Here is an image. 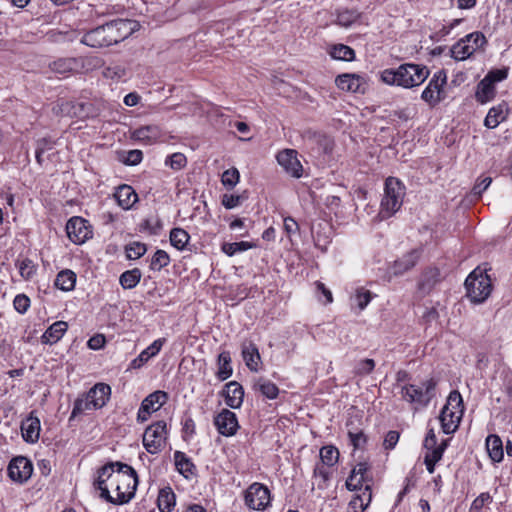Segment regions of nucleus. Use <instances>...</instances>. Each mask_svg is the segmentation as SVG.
I'll use <instances>...</instances> for the list:
<instances>
[{"mask_svg": "<svg viewBox=\"0 0 512 512\" xmlns=\"http://www.w3.org/2000/svg\"><path fill=\"white\" fill-rule=\"evenodd\" d=\"M130 25L129 20H112L85 32L80 42L96 49L110 47L127 38L131 31Z\"/></svg>", "mask_w": 512, "mask_h": 512, "instance_id": "obj_1", "label": "nucleus"}, {"mask_svg": "<svg viewBox=\"0 0 512 512\" xmlns=\"http://www.w3.org/2000/svg\"><path fill=\"white\" fill-rule=\"evenodd\" d=\"M101 474L114 487L117 497L123 494L129 501L135 496L138 485L136 471L128 464L119 461L108 462L101 467Z\"/></svg>", "mask_w": 512, "mask_h": 512, "instance_id": "obj_2", "label": "nucleus"}, {"mask_svg": "<svg viewBox=\"0 0 512 512\" xmlns=\"http://www.w3.org/2000/svg\"><path fill=\"white\" fill-rule=\"evenodd\" d=\"M426 66L405 63L397 69H385L381 73V80L388 85H397L412 88L421 85L429 76Z\"/></svg>", "mask_w": 512, "mask_h": 512, "instance_id": "obj_3", "label": "nucleus"}, {"mask_svg": "<svg viewBox=\"0 0 512 512\" xmlns=\"http://www.w3.org/2000/svg\"><path fill=\"white\" fill-rule=\"evenodd\" d=\"M467 297L473 303H483L492 292V281L486 270L474 269L465 280Z\"/></svg>", "mask_w": 512, "mask_h": 512, "instance_id": "obj_4", "label": "nucleus"}, {"mask_svg": "<svg viewBox=\"0 0 512 512\" xmlns=\"http://www.w3.org/2000/svg\"><path fill=\"white\" fill-rule=\"evenodd\" d=\"M405 186L395 177H388L385 181L384 196L381 201L380 215L386 219L395 214L403 203Z\"/></svg>", "mask_w": 512, "mask_h": 512, "instance_id": "obj_5", "label": "nucleus"}, {"mask_svg": "<svg viewBox=\"0 0 512 512\" xmlns=\"http://www.w3.org/2000/svg\"><path fill=\"white\" fill-rule=\"evenodd\" d=\"M437 381L430 378L420 386L409 384L401 388L403 400L417 407H426L435 396Z\"/></svg>", "mask_w": 512, "mask_h": 512, "instance_id": "obj_6", "label": "nucleus"}, {"mask_svg": "<svg viewBox=\"0 0 512 512\" xmlns=\"http://www.w3.org/2000/svg\"><path fill=\"white\" fill-rule=\"evenodd\" d=\"M166 436L165 421H157L148 426L143 434V445L147 452L151 454L160 452L165 445Z\"/></svg>", "mask_w": 512, "mask_h": 512, "instance_id": "obj_7", "label": "nucleus"}, {"mask_svg": "<svg viewBox=\"0 0 512 512\" xmlns=\"http://www.w3.org/2000/svg\"><path fill=\"white\" fill-rule=\"evenodd\" d=\"M485 43L486 39L482 33H471L452 46V57L456 60H465Z\"/></svg>", "mask_w": 512, "mask_h": 512, "instance_id": "obj_8", "label": "nucleus"}, {"mask_svg": "<svg viewBox=\"0 0 512 512\" xmlns=\"http://www.w3.org/2000/svg\"><path fill=\"white\" fill-rule=\"evenodd\" d=\"M66 232L68 238L75 244H83L92 237V229L88 221L78 216L68 220Z\"/></svg>", "mask_w": 512, "mask_h": 512, "instance_id": "obj_9", "label": "nucleus"}, {"mask_svg": "<svg viewBox=\"0 0 512 512\" xmlns=\"http://www.w3.org/2000/svg\"><path fill=\"white\" fill-rule=\"evenodd\" d=\"M245 503L253 510H263L270 503V491L260 483H253L245 493Z\"/></svg>", "mask_w": 512, "mask_h": 512, "instance_id": "obj_10", "label": "nucleus"}, {"mask_svg": "<svg viewBox=\"0 0 512 512\" xmlns=\"http://www.w3.org/2000/svg\"><path fill=\"white\" fill-rule=\"evenodd\" d=\"M168 400V394L165 391L157 390L149 394L141 403L138 410L137 420L145 422L151 413L158 411Z\"/></svg>", "mask_w": 512, "mask_h": 512, "instance_id": "obj_11", "label": "nucleus"}, {"mask_svg": "<svg viewBox=\"0 0 512 512\" xmlns=\"http://www.w3.org/2000/svg\"><path fill=\"white\" fill-rule=\"evenodd\" d=\"M33 472L32 463L23 456L15 457L8 466L9 477L17 482L23 483L27 481Z\"/></svg>", "mask_w": 512, "mask_h": 512, "instance_id": "obj_12", "label": "nucleus"}, {"mask_svg": "<svg viewBox=\"0 0 512 512\" xmlns=\"http://www.w3.org/2000/svg\"><path fill=\"white\" fill-rule=\"evenodd\" d=\"M214 425L221 435L227 437L235 435L239 428L236 414L228 409H223L215 416Z\"/></svg>", "mask_w": 512, "mask_h": 512, "instance_id": "obj_13", "label": "nucleus"}, {"mask_svg": "<svg viewBox=\"0 0 512 512\" xmlns=\"http://www.w3.org/2000/svg\"><path fill=\"white\" fill-rule=\"evenodd\" d=\"M277 161L284 170L295 178L302 176L303 167L297 158V152L293 149H286L277 154Z\"/></svg>", "mask_w": 512, "mask_h": 512, "instance_id": "obj_14", "label": "nucleus"}, {"mask_svg": "<svg viewBox=\"0 0 512 512\" xmlns=\"http://www.w3.org/2000/svg\"><path fill=\"white\" fill-rule=\"evenodd\" d=\"M419 258L420 251L417 249L411 250L401 258L395 260L392 266L389 268V272L393 276H401L407 271L411 270L416 265Z\"/></svg>", "mask_w": 512, "mask_h": 512, "instance_id": "obj_15", "label": "nucleus"}, {"mask_svg": "<svg viewBox=\"0 0 512 512\" xmlns=\"http://www.w3.org/2000/svg\"><path fill=\"white\" fill-rule=\"evenodd\" d=\"M222 395L227 406L237 409L241 406L244 397L243 387L236 381H231L224 386Z\"/></svg>", "mask_w": 512, "mask_h": 512, "instance_id": "obj_16", "label": "nucleus"}, {"mask_svg": "<svg viewBox=\"0 0 512 512\" xmlns=\"http://www.w3.org/2000/svg\"><path fill=\"white\" fill-rule=\"evenodd\" d=\"M241 353L247 368L252 372H257L261 363V356L256 344L252 341H244L241 345Z\"/></svg>", "mask_w": 512, "mask_h": 512, "instance_id": "obj_17", "label": "nucleus"}, {"mask_svg": "<svg viewBox=\"0 0 512 512\" xmlns=\"http://www.w3.org/2000/svg\"><path fill=\"white\" fill-rule=\"evenodd\" d=\"M108 480L105 476H102L101 474V467L97 470V478L93 482V486L96 490L100 491V498L104 499L108 503L114 504V505H121L126 504L129 502V498L125 497L123 494H121V497H112L109 489L106 485V482Z\"/></svg>", "mask_w": 512, "mask_h": 512, "instance_id": "obj_18", "label": "nucleus"}, {"mask_svg": "<svg viewBox=\"0 0 512 512\" xmlns=\"http://www.w3.org/2000/svg\"><path fill=\"white\" fill-rule=\"evenodd\" d=\"M335 83L337 87L343 91L353 93H364L365 91L363 79L355 74L339 75Z\"/></svg>", "mask_w": 512, "mask_h": 512, "instance_id": "obj_19", "label": "nucleus"}, {"mask_svg": "<svg viewBox=\"0 0 512 512\" xmlns=\"http://www.w3.org/2000/svg\"><path fill=\"white\" fill-rule=\"evenodd\" d=\"M88 397L91 399L94 409H100L110 398L111 387L105 383H97L88 392Z\"/></svg>", "mask_w": 512, "mask_h": 512, "instance_id": "obj_20", "label": "nucleus"}, {"mask_svg": "<svg viewBox=\"0 0 512 512\" xmlns=\"http://www.w3.org/2000/svg\"><path fill=\"white\" fill-rule=\"evenodd\" d=\"M461 415L462 414L459 413V411L448 409V406H444L442 408L439 415V421L445 434H451L456 431Z\"/></svg>", "mask_w": 512, "mask_h": 512, "instance_id": "obj_21", "label": "nucleus"}, {"mask_svg": "<svg viewBox=\"0 0 512 512\" xmlns=\"http://www.w3.org/2000/svg\"><path fill=\"white\" fill-rule=\"evenodd\" d=\"M114 197L118 205L125 210L130 209L138 200V196L134 189L127 184L120 185L116 189Z\"/></svg>", "mask_w": 512, "mask_h": 512, "instance_id": "obj_22", "label": "nucleus"}, {"mask_svg": "<svg viewBox=\"0 0 512 512\" xmlns=\"http://www.w3.org/2000/svg\"><path fill=\"white\" fill-rule=\"evenodd\" d=\"M165 341L166 340L164 338L155 340L150 346H148L146 349H144L138 355L137 358L132 360V362L130 363V368H132V369L141 368L146 362H148V360L150 358H152L153 356L157 355L160 352Z\"/></svg>", "mask_w": 512, "mask_h": 512, "instance_id": "obj_23", "label": "nucleus"}, {"mask_svg": "<svg viewBox=\"0 0 512 512\" xmlns=\"http://www.w3.org/2000/svg\"><path fill=\"white\" fill-rule=\"evenodd\" d=\"M68 329V324L65 321H56L50 325L44 334L41 336V342L43 344H55L65 334Z\"/></svg>", "mask_w": 512, "mask_h": 512, "instance_id": "obj_24", "label": "nucleus"}, {"mask_svg": "<svg viewBox=\"0 0 512 512\" xmlns=\"http://www.w3.org/2000/svg\"><path fill=\"white\" fill-rule=\"evenodd\" d=\"M507 115L508 110L505 103L493 106L488 111V114L484 120V125L489 129L496 128L501 122L506 120Z\"/></svg>", "mask_w": 512, "mask_h": 512, "instance_id": "obj_25", "label": "nucleus"}, {"mask_svg": "<svg viewBox=\"0 0 512 512\" xmlns=\"http://www.w3.org/2000/svg\"><path fill=\"white\" fill-rule=\"evenodd\" d=\"M440 281V271L437 268L426 269L419 280L418 289L428 294L434 288V286Z\"/></svg>", "mask_w": 512, "mask_h": 512, "instance_id": "obj_26", "label": "nucleus"}, {"mask_svg": "<svg viewBox=\"0 0 512 512\" xmlns=\"http://www.w3.org/2000/svg\"><path fill=\"white\" fill-rule=\"evenodd\" d=\"M487 453L493 462H501L503 460V442L496 434H491L486 438L485 442Z\"/></svg>", "mask_w": 512, "mask_h": 512, "instance_id": "obj_27", "label": "nucleus"}, {"mask_svg": "<svg viewBox=\"0 0 512 512\" xmlns=\"http://www.w3.org/2000/svg\"><path fill=\"white\" fill-rule=\"evenodd\" d=\"M372 499V491L370 484H367L362 494L356 495L348 504L347 512H363Z\"/></svg>", "mask_w": 512, "mask_h": 512, "instance_id": "obj_28", "label": "nucleus"}, {"mask_svg": "<svg viewBox=\"0 0 512 512\" xmlns=\"http://www.w3.org/2000/svg\"><path fill=\"white\" fill-rule=\"evenodd\" d=\"M495 94H496L495 84L491 83L489 79L484 77L477 84L475 98L479 103L485 104V103L491 101L495 97Z\"/></svg>", "mask_w": 512, "mask_h": 512, "instance_id": "obj_29", "label": "nucleus"}, {"mask_svg": "<svg viewBox=\"0 0 512 512\" xmlns=\"http://www.w3.org/2000/svg\"><path fill=\"white\" fill-rule=\"evenodd\" d=\"M305 140L307 144L318 146V152L329 153L332 151L333 144L329 137L317 132L307 131L305 133Z\"/></svg>", "mask_w": 512, "mask_h": 512, "instance_id": "obj_30", "label": "nucleus"}, {"mask_svg": "<svg viewBox=\"0 0 512 512\" xmlns=\"http://www.w3.org/2000/svg\"><path fill=\"white\" fill-rule=\"evenodd\" d=\"M22 435L25 441L34 443L39 439L40 421L38 418H28L22 424Z\"/></svg>", "mask_w": 512, "mask_h": 512, "instance_id": "obj_31", "label": "nucleus"}, {"mask_svg": "<svg viewBox=\"0 0 512 512\" xmlns=\"http://www.w3.org/2000/svg\"><path fill=\"white\" fill-rule=\"evenodd\" d=\"M253 389L259 391L268 399H275L279 394V388L268 379L259 377L253 384Z\"/></svg>", "mask_w": 512, "mask_h": 512, "instance_id": "obj_32", "label": "nucleus"}, {"mask_svg": "<svg viewBox=\"0 0 512 512\" xmlns=\"http://www.w3.org/2000/svg\"><path fill=\"white\" fill-rule=\"evenodd\" d=\"M160 136V131L157 126L148 125L136 129L133 132V137L136 140L142 141L146 144L155 142Z\"/></svg>", "mask_w": 512, "mask_h": 512, "instance_id": "obj_33", "label": "nucleus"}, {"mask_svg": "<svg viewBox=\"0 0 512 512\" xmlns=\"http://www.w3.org/2000/svg\"><path fill=\"white\" fill-rule=\"evenodd\" d=\"M157 504L161 512H170L173 509L176 504V496L170 487L159 491Z\"/></svg>", "mask_w": 512, "mask_h": 512, "instance_id": "obj_34", "label": "nucleus"}, {"mask_svg": "<svg viewBox=\"0 0 512 512\" xmlns=\"http://www.w3.org/2000/svg\"><path fill=\"white\" fill-rule=\"evenodd\" d=\"M174 460L176 469L185 478H188L190 474H193V471L195 470V465L193 464L191 459L186 456L185 453L181 451H176L174 453Z\"/></svg>", "mask_w": 512, "mask_h": 512, "instance_id": "obj_35", "label": "nucleus"}, {"mask_svg": "<svg viewBox=\"0 0 512 512\" xmlns=\"http://www.w3.org/2000/svg\"><path fill=\"white\" fill-rule=\"evenodd\" d=\"M233 373L231 367V356L228 351H223L218 356V371L217 377L221 381L228 379Z\"/></svg>", "mask_w": 512, "mask_h": 512, "instance_id": "obj_36", "label": "nucleus"}, {"mask_svg": "<svg viewBox=\"0 0 512 512\" xmlns=\"http://www.w3.org/2000/svg\"><path fill=\"white\" fill-rule=\"evenodd\" d=\"M76 283V274L71 270H63L55 279V286L62 291H71Z\"/></svg>", "mask_w": 512, "mask_h": 512, "instance_id": "obj_37", "label": "nucleus"}, {"mask_svg": "<svg viewBox=\"0 0 512 512\" xmlns=\"http://www.w3.org/2000/svg\"><path fill=\"white\" fill-rule=\"evenodd\" d=\"M444 97V89L442 87H438V89L433 88L432 82L430 81L421 94V98L425 102H427L431 107H434L439 102H441L444 99Z\"/></svg>", "mask_w": 512, "mask_h": 512, "instance_id": "obj_38", "label": "nucleus"}, {"mask_svg": "<svg viewBox=\"0 0 512 512\" xmlns=\"http://www.w3.org/2000/svg\"><path fill=\"white\" fill-rule=\"evenodd\" d=\"M141 276L142 273L138 268L127 270L119 278L120 285L123 289H132L140 282Z\"/></svg>", "mask_w": 512, "mask_h": 512, "instance_id": "obj_39", "label": "nucleus"}, {"mask_svg": "<svg viewBox=\"0 0 512 512\" xmlns=\"http://www.w3.org/2000/svg\"><path fill=\"white\" fill-rule=\"evenodd\" d=\"M330 56L336 60L352 61L355 58L354 50L344 44H335L329 51Z\"/></svg>", "mask_w": 512, "mask_h": 512, "instance_id": "obj_40", "label": "nucleus"}, {"mask_svg": "<svg viewBox=\"0 0 512 512\" xmlns=\"http://www.w3.org/2000/svg\"><path fill=\"white\" fill-rule=\"evenodd\" d=\"M256 244L253 242L241 241V242H225L221 246V250L228 256H233L238 252H243L252 248H255Z\"/></svg>", "mask_w": 512, "mask_h": 512, "instance_id": "obj_41", "label": "nucleus"}, {"mask_svg": "<svg viewBox=\"0 0 512 512\" xmlns=\"http://www.w3.org/2000/svg\"><path fill=\"white\" fill-rule=\"evenodd\" d=\"M189 239V234L182 228H173L170 231V243L178 250H183Z\"/></svg>", "mask_w": 512, "mask_h": 512, "instance_id": "obj_42", "label": "nucleus"}, {"mask_svg": "<svg viewBox=\"0 0 512 512\" xmlns=\"http://www.w3.org/2000/svg\"><path fill=\"white\" fill-rule=\"evenodd\" d=\"M170 263V257L164 250H157L152 256L150 262V269L153 271H160Z\"/></svg>", "mask_w": 512, "mask_h": 512, "instance_id": "obj_43", "label": "nucleus"}, {"mask_svg": "<svg viewBox=\"0 0 512 512\" xmlns=\"http://www.w3.org/2000/svg\"><path fill=\"white\" fill-rule=\"evenodd\" d=\"M52 71L58 74H66L71 72L76 67V60L73 58H65L54 61L50 65Z\"/></svg>", "mask_w": 512, "mask_h": 512, "instance_id": "obj_44", "label": "nucleus"}, {"mask_svg": "<svg viewBox=\"0 0 512 512\" xmlns=\"http://www.w3.org/2000/svg\"><path fill=\"white\" fill-rule=\"evenodd\" d=\"M94 409L92 406L91 399L88 397L86 393L83 397L77 398L74 402L73 410L70 416V419L77 417L78 415L83 414L87 410Z\"/></svg>", "mask_w": 512, "mask_h": 512, "instance_id": "obj_45", "label": "nucleus"}, {"mask_svg": "<svg viewBox=\"0 0 512 512\" xmlns=\"http://www.w3.org/2000/svg\"><path fill=\"white\" fill-rule=\"evenodd\" d=\"M339 458V451L334 446H324L320 450V459L324 465L333 466Z\"/></svg>", "mask_w": 512, "mask_h": 512, "instance_id": "obj_46", "label": "nucleus"}, {"mask_svg": "<svg viewBox=\"0 0 512 512\" xmlns=\"http://www.w3.org/2000/svg\"><path fill=\"white\" fill-rule=\"evenodd\" d=\"M360 17V13L356 10H343L338 12L336 22L342 27H349Z\"/></svg>", "mask_w": 512, "mask_h": 512, "instance_id": "obj_47", "label": "nucleus"}, {"mask_svg": "<svg viewBox=\"0 0 512 512\" xmlns=\"http://www.w3.org/2000/svg\"><path fill=\"white\" fill-rule=\"evenodd\" d=\"M16 266L19 269L20 275L26 280L31 279L33 277V275L35 274V271H36L35 265H34L33 261L28 258H25L22 260H17Z\"/></svg>", "mask_w": 512, "mask_h": 512, "instance_id": "obj_48", "label": "nucleus"}, {"mask_svg": "<svg viewBox=\"0 0 512 512\" xmlns=\"http://www.w3.org/2000/svg\"><path fill=\"white\" fill-rule=\"evenodd\" d=\"M146 251V245L141 242H133L126 247L128 259H138L142 257L146 253Z\"/></svg>", "mask_w": 512, "mask_h": 512, "instance_id": "obj_49", "label": "nucleus"}, {"mask_svg": "<svg viewBox=\"0 0 512 512\" xmlns=\"http://www.w3.org/2000/svg\"><path fill=\"white\" fill-rule=\"evenodd\" d=\"M374 368L375 361L373 359H363L356 364L354 374L357 376H366L369 375Z\"/></svg>", "mask_w": 512, "mask_h": 512, "instance_id": "obj_50", "label": "nucleus"}, {"mask_svg": "<svg viewBox=\"0 0 512 512\" xmlns=\"http://www.w3.org/2000/svg\"><path fill=\"white\" fill-rule=\"evenodd\" d=\"M444 406H448V409H452L453 411H459L462 414L463 412V400L461 394L454 390L450 392L447 402Z\"/></svg>", "mask_w": 512, "mask_h": 512, "instance_id": "obj_51", "label": "nucleus"}, {"mask_svg": "<svg viewBox=\"0 0 512 512\" xmlns=\"http://www.w3.org/2000/svg\"><path fill=\"white\" fill-rule=\"evenodd\" d=\"M354 301L360 310H363L371 301L372 293L369 290L364 288H359L356 290Z\"/></svg>", "mask_w": 512, "mask_h": 512, "instance_id": "obj_52", "label": "nucleus"}, {"mask_svg": "<svg viewBox=\"0 0 512 512\" xmlns=\"http://www.w3.org/2000/svg\"><path fill=\"white\" fill-rule=\"evenodd\" d=\"M165 163L174 170H180L186 166L187 159L182 153H174L166 159Z\"/></svg>", "mask_w": 512, "mask_h": 512, "instance_id": "obj_53", "label": "nucleus"}, {"mask_svg": "<svg viewBox=\"0 0 512 512\" xmlns=\"http://www.w3.org/2000/svg\"><path fill=\"white\" fill-rule=\"evenodd\" d=\"M221 181L224 186L233 188L239 181V172L237 169L232 168L224 171Z\"/></svg>", "mask_w": 512, "mask_h": 512, "instance_id": "obj_54", "label": "nucleus"}, {"mask_svg": "<svg viewBox=\"0 0 512 512\" xmlns=\"http://www.w3.org/2000/svg\"><path fill=\"white\" fill-rule=\"evenodd\" d=\"M447 447V441H443L440 445H435L433 448L427 449L424 459H430L434 462H439L443 456V453Z\"/></svg>", "mask_w": 512, "mask_h": 512, "instance_id": "obj_55", "label": "nucleus"}, {"mask_svg": "<svg viewBox=\"0 0 512 512\" xmlns=\"http://www.w3.org/2000/svg\"><path fill=\"white\" fill-rule=\"evenodd\" d=\"M370 467L367 462L358 463L351 472L359 476L360 480L365 483V486L372 481V478L368 475Z\"/></svg>", "mask_w": 512, "mask_h": 512, "instance_id": "obj_56", "label": "nucleus"}, {"mask_svg": "<svg viewBox=\"0 0 512 512\" xmlns=\"http://www.w3.org/2000/svg\"><path fill=\"white\" fill-rule=\"evenodd\" d=\"M143 153L141 150L135 149L125 153L122 162L126 165L134 166L142 161Z\"/></svg>", "mask_w": 512, "mask_h": 512, "instance_id": "obj_57", "label": "nucleus"}, {"mask_svg": "<svg viewBox=\"0 0 512 512\" xmlns=\"http://www.w3.org/2000/svg\"><path fill=\"white\" fill-rule=\"evenodd\" d=\"M492 501V497L488 492L481 493L471 504L469 512H480L486 503Z\"/></svg>", "mask_w": 512, "mask_h": 512, "instance_id": "obj_58", "label": "nucleus"}, {"mask_svg": "<svg viewBox=\"0 0 512 512\" xmlns=\"http://www.w3.org/2000/svg\"><path fill=\"white\" fill-rule=\"evenodd\" d=\"M13 305L17 312L24 314L30 307V299L24 294H18L14 298Z\"/></svg>", "mask_w": 512, "mask_h": 512, "instance_id": "obj_59", "label": "nucleus"}, {"mask_svg": "<svg viewBox=\"0 0 512 512\" xmlns=\"http://www.w3.org/2000/svg\"><path fill=\"white\" fill-rule=\"evenodd\" d=\"M508 76L507 69H493L487 73L485 78L489 79L491 83L496 84L497 82L503 81Z\"/></svg>", "mask_w": 512, "mask_h": 512, "instance_id": "obj_60", "label": "nucleus"}, {"mask_svg": "<svg viewBox=\"0 0 512 512\" xmlns=\"http://www.w3.org/2000/svg\"><path fill=\"white\" fill-rule=\"evenodd\" d=\"M348 436L350 439L351 444L354 446L355 449L362 448L363 445L366 443V436L362 431L359 432H348Z\"/></svg>", "mask_w": 512, "mask_h": 512, "instance_id": "obj_61", "label": "nucleus"}, {"mask_svg": "<svg viewBox=\"0 0 512 512\" xmlns=\"http://www.w3.org/2000/svg\"><path fill=\"white\" fill-rule=\"evenodd\" d=\"M430 82H432V86L435 89H438V87L444 88L447 82V76L444 70H440L436 72L433 77L431 78Z\"/></svg>", "mask_w": 512, "mask_h": 512, "instance_id": "obj_62", "label": "nucleus"}, {"mask_svg": "<svg viewBox=\"0 0 512 512\" xmlns=\"http://www.w3.org/2000/svg\"><path fill=\"white\" fill-rule=\"evenodd\" d=\"M364 482L360 480L359 476L356 474H353V472L350 473L349 477L346 480V487L348 490L354 491L357 489H361Z\"/></svg>", "mask_w": 512, "mask_h": 512, "instance_id": "obj_63", "label": "nucleus"}, {"mask_svg": "<svg viewBox=\"0 0 512 512\" xmlns=\"http://www.w3.org/2000/svg\"><path fill=\"white\" fill-rule=\"evenodd\" d=\"M105 342H106V339H105L104 335L96 334L88 340L87 345L90 349L98 350V349H101L105 345Z\"/></svg>", "mask_w": 512, "mask_h": 512, "instance_id": "obj_64", "label": "nucleus"}]
</instances>
